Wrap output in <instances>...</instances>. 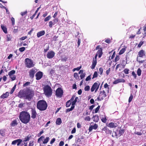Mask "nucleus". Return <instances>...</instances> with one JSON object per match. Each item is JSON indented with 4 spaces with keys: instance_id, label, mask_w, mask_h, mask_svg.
Listing matches in <instances>:
<instances>
[{
    "instance_id": "12",
    "label": "nucleus",
    "mask_w": 146,
    "mask_h": 146,
    "mask_svg": "<svg viewBox=\"0 0 146 146\" xmlns=\"http://www.w3.org/2000/svg\"><path fill=\"white\" fill-rule=\"evenodd\" d=\"M125 82V80L123 78H119L114 81L113 82V83L114 84H116L119 83L124 82Z\"/></svg>"
},
{
    "instance_id": "56",
    "label": "nucleus",
    "mask_w": 146,
    "mask_h": 146,
    "mask_svg": "<svg viewBox=\"0 0 146 146\" xmlns=\"http://www.w3.org/2000/svg\"><path fill=\"white\" fill-rule=\"evenodd\" d=\"M119 59V56H117L116 57H115V62H117L118 61Z\"/></svg>"
},
{
    "instance_id": "42",
    "label": "nucleus",
    "mask_w": 146,
    "mask_h": 146,
    "mask_svg": "<svg viewBox=\"0 0 146 146\" xmlns=\"http://www.w3.org/2000/svg\"><path fill=\"white\" fill-rule=\"evenodd\" d=\"M30 139L29 137H26L25 138L23 142V143H25V142H26L27 141H29Z\"/></svg>"
},
{
    "instance_id": "34",
    "label": "nucleus",
    "mask_w": 146,
    "mask_h": 146,
    "mask_svg": "<svg viewBox=\"0 0 146 146\" xmlns=\"http://www.w3.org/2000/svg\"><path fill=\"white\" fill-rule=\"evenodd\" d=\"M51 18V17L50 15H49L48 17H46L44 19V21L45 22H46L49 21Z\"/></svg>"
},
{
    "instance_id": "21",
    "label": "nucleus",
    "mask_w": 146,
    "mask_h": 146,
    "mask_svg": "<svg viewBox=\"0 0 146 146\" xmlns=\"http://www.w3.org/2000/svg\"><path fill=\"white\" fill-rule=\"evenodd\" d=\"M17 124V120L16 119L10 123V125L11 126L13 127L16 126Z\"/></svg>"
},
{
    "instance_id": "35",
    "label": "nucleus",
    "mask_w": 146,
    "mask_h": 146,
    "mask_svg": "<svg viewBox=\"0 0 146 146\" xmlns=\"http://www.w3.org/2000/svg\"><path fill=\"white\" fill-rule=\"evenodd\" d=\"M49 26L51 28L52 27V26L54 25L55 24L52 21H50L49 22Z\"/></svg>"
},
{
    "instance_id": "13",
    "label": "nucleus",
    "mask_w": 146,
    "mask_h": 146,
    "mask_svg": "<svg viewBox=\"0 0 146 146\" xmlns=\"http://www.w3.org/2000/svg\"><path fill=\"white\" fill-rule=\"evenodd\" d=\"M22 141L21 139H18L13 141L12 143V144L15 145L17 144V145L18 146L21 144Z\"/></svg>"
},
{
    "instance_id": "18",
    "label": "nucleus",
    "mask_w": 146,
    "mask_h": 146,
    "mask_svg": "<svg viewBox=\"0 0 146 146\" xmlns=\"http://www.w3.org/2000/svg\"><path fill=\"white\" fill-rule=\"evenodd\" d=\"M79 101V98L77 97H75L74 98V100H72V101H71L72 102V106H74V105L77 102H78Z\"/></svg>"
},
{
    "instance_id": "29",
    "label": "nucleus",
    "mask_w": 146,
    "mask_h": 146,
    "mask_svg": "<svg viewBox=\"0 0 146 146\" xmlns=\"http://www.w3.org/2000/svg\"><path fill=\"white\" fill-rule=\"evenodd\" d=\"M0 134L2 136H4L5 135V130L1 129L0 130Z\"/></svg>"
},
{
    "instance_id": "60",
    "label": "nucleus",
    "mask_w": 146,
    "mask_h": 146,
    "mask_svg": "<svg viewBox=\"0 0 146 146\" xmlns=\"http://www.w3.org/2000/svg\"><path fill=\"white\" fill-rule=\"evenodd\" d=\"M91 79L90 75L88 76L86 79V80L88 81L90 80Z\"/></svg>"
},
{
    "instance_id": "26",
    "label": "nucleus",
    "mask_w": 146,
    "mask_h": 146,
    "mask_svg": "<svg viewBox=\"0 0 146 146\" xmlns=\"http://www.w3.org/2000/svg\"><path fill=\"white\" fill-rule=\"evenodd\" d=\"M93 121L95 122H97L99 120V117L98 115H95L92 118Z\"/></svg>"
},
{
    "instance_id": "25",
    "label": "nucleus",
    "mask_w": 146,
    "mask_h": 146,
    "mask_svg": "<svg viewBox=\"0 0 146 146\" xmlns=\"http://www.w3.org/2000/svg\"><path fill=\"white\" fill-rule=\"evenodd\" d=\"M1 29L3 30V31L4 32V33H7V31L6 27L3 25H1Z\"/></svg>"
},
{
    "instance_id": "62",
    "label": "nucleus",
    "mask_w": 146,
    "mask_h": 146,
    "mask_svg": "<svg viewBox=\"0 0 146 146\" xmlns=\"http://www.w3.org/2000/svg\"><path fill=\"white\" fill-rule=\"evenodd\" d=\"M143 43V42L141 41L139 43V44L138 45V47H140Z\"/></svg>"
},
{
    "instance_id": "46",
    "label": "nucleus",
    "mask_w": 146,
    "mask_h": 146,
    "mask_svg": "<svg viewBox=\"0 0 146 146\" xmlns=\"http://www.w3.org/2000/svg\"><path fill=\"white\" fill-rule=\"evenodd\" d=\"M103 68H100L99 69V73H100V74L101 75L103 73Z\"/></svg>"
},
{
    "instance_id": "40",
    "label": "nucleus",
    "mask_w": 146,
    "mask_h": 146,
    "mask_svg": "<svg viewBox=\"0 0 146 146\" xmlns=\"http://www.w3.org/2000/svg\"><path fill=\"white\" fill-rule=\"evenodd\" d=\"M16 86V85H15L13 87V88H12L10 92L11 94H12L13 93V92L14 91L15 89Z\"/></svg>"
},
{
    "instance_id": "1",
    "label": "nucleus",
    "mask_w": 146,
    "mask_h": 146,
    "mask_svg": "<svg viewBox=\"0 0 146 146\" xmlns=\"http://www.w3.org/2000/svg\"><path fill=\"white\" fill-rule=\"evenodd\" d=\"M34 95L32 92L30 90L26 91L21 90L19 92V96L20 97L24 98L29 100H30Z\"/></svg>"
},
{
    "instance_id": "48",
    "label": "nucleus",
    "mask_w": 146,
    "mask_h": 146,
    "mask_svg": "<svg viewBox=\"0 0 146 146\" xmlns=\"http://www.w3.org/2000/svg\"><path fill=\"white\" fill-rule=\"evenodd\" d=\"M129 69L125 68L123 71L126 74H127L129 73Z\"/></svg>"
},
{
    "instance_id": "5",
    "label": "nucleus",
    "mask_w": 146,
    "mask_h": 146,
    "mask_svg": "<svg viewBox=\"0 0 146 146\" xmlns=\"http://www.w3.org/2000/svg\"><path fill=\"white\" fill-rule=\"evenodd\" d=\"M25 63L26 67L28 68L33 67L34 65L33 61L29 58H26L25 59Z\"/></svg>"
},
{
    "instance_id": "39",
    "label": "nucleus",
    "mask_w": 146,
    "mask_h": 146,
    "mask_svg": "<svg viewBox=\"0 0 146 146\" xmlns=\"http://www.w3.org/2000/svg\"><path fill=\"white\" fill-rule=\"evenodd\" d=\"M25 50V47H22L20 48L19 49V51L21 52H23Z\"/></svg>"
},
{
    "instance_id": "64",
    "label": "nucleus",
    "mask_w": 146,
    "mask_h": 146,
    "mask_svg": "<svg viewBox=\"0 0 146 146\" xmlns=\"http://www.w3.org/2000/svg\"><path fill=\"white\" fill-rule=\"evenodd\" d=\"M55 141V139L54 138L52 139L51 141H50V143L51 144H52Z\"/></svg>"
},
{
    "instance_id": "2",
    "label": "nucleus",
    "mask_w": 146,
    "mask_h": 146,
    "mask_svg": "<svg viewBox=\"0 0 146 146\" xmlns=\"http://www.w3.org/2000/svg\"><path fill=\"white\" fill-rule=\"evenodd\" d=\"M19 118L22 123L27 124L30 121V115L28 112L25 111H23L20 113Z\"/></svg>"
},
{
    "instance_id": "3",
    "label": "nucleus",
    "mask_w": 146,
    "mask_h": 146,
    "mask_svg": "<svg viewBox=\"0 0 146 146\" xmlns=\"http://www.w3.org/2000/svg\"><path fill=\"white\" fill-rule=\"evenodd\" d=\"M47 107V105L46 102L43 100L39 101L37 104V108L41 111L45 110Z\"/></svg>"
},
{
    "instance_id": "17",
    "label": "nucleus",
    "mask_w": 146,
    "mask_h": 146,
    "mask_svg": "<svg viewBox=\"0 0 146 146\" xmlns=\"http://www.w3.org/2000/svg\"><path fill=\"white\" fill-rule=\"evenodd\" d=\"M98 127V125L95 123L94 125H91L90 126V127L89 130V131H91L93 129H96Z\"/></svg>"
},
{
    "instance_id": "28",
    "label": "nucleus",
    "mask_w": 146,
    "mask_h": 146,
    "mask_svg": "<svg viewBox=\"0 0 146 146\" xmlns=\"http://www.w3.org/2000/svg\"><path fill=\"white\" fill-rule=\"evenodd\" d=\"M12 37V36L11 35L9 34L7 35V41H9L11 40Z\"/></svg>"
},
{
    "instance_id": "8",
    "label": "nucleus",
    "mask_w": 146,
    "mask_h": 146,
    "mask_svg": "<svg viewBox=\"0 0 146 146\" xmlns=\"http://www.w3.org/2000/svg\"><path fill=\"white\" fill-rule=\"evenodd\" d=\"M55 54L54 52L52 51H49L46 55V57L48 58H52L54 57Z\"/></svg>"
},
{
    "instance_id": "33",
    "label": "nucleus",
    "mask_w": 146,
    "mask_h": 146,
    "mask_svg": "<svg viewBox=\"0 0 146 146\" xmlns=\"http://www.w3.org/2000/svg\"><path fill=\"white\" fill-rule=\"evenodd\" d=\"M74 108V106H73L72 105L71 107L70 108H69L67 110L66 112H69L70 111H72Z\"/></svg>"
},
{
    "instance_id": "63",
    "label": "nucleus",
    "mask_w": 146,
    "mask_h": 146,
    "mask_svg": "<svg viewBox=\"0 0 146 146\" xmlns=\"http://www.w3.org/2000/svg\"><path fill=\"white\" fill-rule=\"evenodd\" d=\"M64 143L63 141H61L59 143V145L60 146H62L64 145Z\"/></svg>"
},
{
    "instance_id": "54",
    "label": "nucleus",
    "mask_w": 146,
    "mask_h": 146,
    "mask_svg": "<svg viewBox=\"0 0 146 146\" xmlns=\"http://www.w3.org/2000/svg\"><path fill=\"white\" fill-rule=\"evenodd\" d=\"M81 68V66L78 67L77 68H74L73 69V71H74L75 70H79Z\"/></svg>"
},
{
    "instance_id": "9",
    "label": "nucleus",
    "mask_w": 146,
    "mask_h": 146,
    "mask_svg": "<svg viewBox=\"0 0 146 146\" xmlns=\"http://www.w3.org/2000/svg\"><path fill=\"white\" fill-rule=\"evenodd\" d=\"M37 70L35 69H32L29 72V75L30 77L33 78Z\"/></svg>"
},
{
    "instance_id": "58",
    "label": "nucleus",
    "mask_w": 146,
    "mask_h": 146,
    "mask_svg": "<svg viewBox=\"0 0 146 146\" xmlns=\"http://www.w3.org/2000/svg\"><path fill=\"white\" fill-rule=\"evenodd\" d=\"M76 129L75 128H74L72 130L71 133L72 134L74 133H76Z\"/></svg>"
},
{
    "instance_id": "45",
    "label": "nucleus",
    "mask_w": 146,
    "mask_h": 146,
    "mask_svg": "<svg viewBox=\"0 0 146 146\" xmlns=\"http://www.w3.org/2000/svg\"><path fill=\"white\" fill-rule=\"evenodd\" d=\"M133 98V96L132 95V94H131L130 95V96L129 97V100H128L129 102L130 103V102H131V101L132 100Z\"/></svg>"
},
{
    "instance_id": "61",
    "label": "nucleus",
    "mask_w": 146,
    "mask_h": 146,
    "mask_svg": "<svg viewBox=\"0 0 146 146\" xmlns=\"http://www.w3.org/2000/svg\"><path fill=\"white\" fill-rule=\"evenodd\" d=\"M105 42L107 43H109L110 42V39L108 38L106 39Z\"/></svg>"
},
{
    "instance_id": "16",
    "label": "nucleus",
    "mask_w": 146,
    "mask_h": 146,
    "mask_svg": "<svg viewBox=\"0 0 146 146\" xmlns=\"http://www.w3.org/2000/svg\"><path fill=\"white\" fill-rule=\"evenodd\" d=\"M139 56L141 57H143L145 55V52L143 50H141L138 52Z\"/></svg>"
},
{
    "instance_id": "22",
    "label": "nucleus",
    "mask_w": 146,
    "mask_h": 146,
    "mask_svg": "<svg viewBox=\"0 0 146 146\" xmlns=\"http://www.w3.org/2000/svg\"><path fill=\"white\" fill-rule=\"evenodd\" d=\"M97 63V60H95L94 58H93L92 62V65L91 66V68L93 69L94 68Z\"/></svg>"
},
{
    "instance_id": "7",
    "label": "nucleus",
    "mask_w": 146,
    "mask_h": 146,
    "mask_svg": "<svg viewBox=\"0 0 146 146\" xmlns=\"http://www.w3.org/2000/svg\"><path fill=\"white\" fill-rule=\"evenodd\" d=\"M63 93V90L60 88H58L56 91V95L58 97H61Z\"/></svg>"
},
{
    "instance_id": "36",
    "label": "nucleus",
    "mask_w": 146,
    "mask_h": 146,
    "mask_svg": "<svg viewBox=\"0 0 146 146\" xmlns=\"http://www.w3.org/2000/svg\"><path fill=\"white\" fill-rule=\"evenodd\" d=\"M98 75L97 72L96 71L95 72L93 75L92 79L97 77L98 76Z\"/></svg>"
},
{
    "instance_id": "23",
    "label": "nucleus",
    "mask_w": 146,
    "mask_h": 146,
    "mask_svg": "<svg viewBox=\"0 0 146 146\" xmlns=\"http://www.w3.org/2000/svg\"><path fill=\"white\" fill-rule=\"evenodd\" d=\"M9 95V93L6 92L4 94L1 96L0 98L2 99H4L7 98Z\"/></svg>"
},
{
    "instance_id": "20",
    "label": "nucleus",
    "mask_w": 146,
    "mask_h": 146,
    "mask_svg": "<svg viewBox=\"0 0 146 146\" xmlns=\"http://www.w3.org/2000/svg\"><path fill=\"white\" fill-rule=\"evenodd\" d=\"M108 126L110 127L113 128L117 127V124L116 123L111 122L108 124Z\"/></svg>"
},
{
    "instance_id": "31",
    "label": "nucleus",
    "mask_w": 146,
    "mask_h": 146,
    "mask_svg": "<svg viewBox=\"0 0 146 146\" xmlns=\"http://www.w3.org/2000/svg\"><path fill=\"white\" fill-rule=\"evenodd\" d=\"M125 50V48H122L119 51V54L120 55L123 54Z\"/></svg>"
},
{
    "instance_id": "55",
    "label": "nucleus",
    "mask_w": 146,
    "mask_h": 146,
    "mask_svg": "<svg viewBox=\"0 0 146 146\" xmlns=\"http://www.w3.org/2000/svg\"><path fill=\"white\" fill-rule=\"evenodd\" d=\"M84 119L86 121H90V117L88 116H87Z\"/></svg>"
},
{
    "instance_id": "52",
    "label": "nucleus",
    "mask_w": 146,
    "mask_h": 146,
    "mask_svg": "<svg viewBox=\"0 0 146 146\" xmlns=\"http://www.w3.org/2000/svg\"><path fill=\"white\" fill-rule=\"evenodd\" d=\"M34 145V142L33 141H31L29 144V146H33Z\"/></svg>"
},
{
    "instance_id": "53",
    "label": "nucleus",
    "mask_w": 146,
    "mask_h": 146,
    "mask_svg": "<svg viewBox=\"0 0 146 146\" xmlns=\"http://www.w3.org/2000/svg\"><path fill=\"white\" fill-rule=\"evenodd\" d=\"M27 13V11H26L24 12H21V14L22 16H23L26 14Z\"/></svg>"
},
{
    "instance_id": "44",
    "label": "nucleus",
    "mask_w": 146,
    "mask_h": 146,
    "mask_svg": "<svg viewBox=\"0 0 146 146\" xmlns=\"http://www.w3.org/2000/svg\"><path fill=\"white\" fill-rule=\"evenodd\" d=\"M31 83L30 82H27L23 84V87L26 86H27L29 85Z\"/></svg>"
},
{
    "instance_id": "37",
    "label": "nucleus",
    "mask_w": 146,
    "mask_h": 146,
    "mask_svg": "<svg viewBox=\"0 0 146 146\" xmlns=\"http://www.w3.org/2000/svg\"><path fill=\"white\" fill-rule=\"evenodd\" d=\"M141 71L140 68L138 69L137 70V74L139 76H140L141 75Z\"/></svg>"
},
{
    "instance_id": "51",
    "label": "nucleus",
    "mask_w": 146,
    "mask_h": 146,
    "mask_svg": "<svg viewBox=\"0 0 146 146\" xmlns=\"http://www.w3.org/2000/svg\"><path fill=\"white\" fill-rule=\"evenodd\" d=\"M11 20L12 22V25H13L15 24V19H14V18L13 17H11Z\"/></svg>"
},
{
    "instance_id": "30",
    "label": "nucleus",
    "mask_w": 146,
    "mask_h": 146,
    "mask_svg": "<svg viewBox=\"0 0 146 146\" xmlns=\"http://www.w3.org/2000/svg\"><path fill=\"white\" fill-rule=\"evenodd\" d=\"M15 71L14 70H12L9 72L8 74L9 76L13 75L15 73Z\"/></svg>"
},
{
    "instance_id": "43",
    "label": "nucleus",
    "mask_w": 146,
    "mask_h": 146,
    "mask_svg": "<svg viewBox=\"0 0 146 146\" xmlns=\"http://www.w3.org/2000/svg\"><path fill=\"white\" fill-rule=\"evenodd\" d=\"M90 89V87L89 86H86L84 88V90L86 91H89Z\"/></svg>"
},
{
    "instance_id": "11",
    "label": "nucleus",
    "mask_w": 146,
    "mask_h": 146,
    "mask_svg": "<svg viewBox=\"0 0 146 146\" xmlns=\"http://www.w3.org/2000/svg\"><path fill=\"white\" fill-rule=\"evenodd\" d=\"M43 75L42 72H37L35 74L36 79L37 80H40L42 77Z\"/></svg>"
},
{
    "instance_id": "14",
    "label": "nucleus",
    "mask_w": 146,
    "mask_h": 146,
    "mask_svg": "<svg viewBox=\"0 0 146 146\" xmlns=\"http://www.w3.org/2000/svg\"><path fill=\"white\" fill-rule=\"evenodd\" d=\"M75 97V95H73L72 98H71V99L69 100V101H68L66 104V107H69L70 106V104H72V102L71 101H72L74 100V98Z\"/></svg>"
},
{
    "instance_id": "15",
    "label": "nucleus",
    "mask_w": 146,
    "mask_h": 146,
    "mask_svg": "<svg viewBox=\"0 0 146 146\" xmlns=\"http://www.w3.org/2000/svg\"><path fill=\"white\" fill-rule=\"evenodd\" d=\"M37 113L36 111L33 109H32L31 110V117L33 119H35Z\"/></svg>"
},
{
    "instance_id": "38",
    "label": "nucleus",
    "mask_w": 146,
    "mask_h": 146,
    "mask_svg": "<svg viewBox=\"0 0 146 146\" xmlns=\"http://www.w3.org/2000/svg\"><path fill=\"white\" fill-rule=\"evenodd\" d=\"M124 132V130H120L119 131V135H118L121 136L122 134Z\"/></svg>"
},
{
    "instance_id": "24",
    "label": "nucleus",
    "mask_w": 146,
    "mask_h": 146,
    "mask_svg": "<svg viewBox=\"0 0 146 146\" xmlns=\"http://www.w3.org/2000/svg\"><path fill=\"white\" fill-rule=\"evenodd\" d=\"M102 49L101 48H100L97 51L96 54L98 55V57L99 58H100L102 56Z\"/></svg>"
},
{
    "instance_id": "19",
    "label": "nucleus",
    "mask_w": 146,
    "mask_h": 146,
    "mask_svg": "<svg viewBox=\"0 0 146 146\" xmlns=\"http://www.w3.org/2000/svg\"><path fill=\"white\" fill-rule=\"evenodd\" d=\"M45 34V32L44 31H42L37 33V36L38 38L44 35Z\"/></svg>"
},
{
    "instance_id": "4",
    "label": "nucleus",
    "mask_w": 146,
    "mask_h": 146,
    "mask_svg": "<svg viewBox=\"0 0 146 146\" xmlns=\"http://www.w3.org/2000/svg\"><path fill=\"white\" fill-rule=\"evenodd\" d=\"M44 94L48 97H50L52 93V90L51 87L48 85H46L43 88Z\"/></svg>"
},
{
    "instance_id": "27",
    "label": "nucleus",
    "mask_w": 146,
    "mask_h": 146,
    "mask_svg": "<svg viewBox=\"0 0 146 146\" xmlns=\"http://www.w3.org/2000/svg\"><path fill=\"white\" fill-rule=\"evenodd\" d=\"M56 125H60L62 123L61 119L60 118H57L56 120Z\"/></svg>"
},
{
    "instance_id": "10",
    "label": "nucleus",
    "mask_w": 146,
    "mask_h": 146,
    "mask_svg": "<svg viewBox=\"0 0 146 146\" xmlns=\"http://www.w3.org/2000/svg\"><path fill=\"white\" fill-rule=\"evenodd\" d=\"M100 84V83L99 82H95L92 85L91 88V91L92 92H93L96 88H98V86H99Z\"/></svg>"
},
{
    "instance_id": "49",
    "label": "nucleus",
    "mask_w": 146,
    "mask_h": 146,
    "mask_svg": "<svg viewBox=\"0 0 146 146\" xmlns=\"http://www.w3.org/2000/svg\"><path fill=\"white\" fill-rule=\"evenodd\" d=\"M58 19L57 18H55L53 20V23L54 24L58 22Z\"/></svg>"
},
{
    "instance_id": "59",
    "label": "nucleus",
    "mask_w": 146,
    "mask_h": 146,
    "mask_svg": "<svg viewBox=\"0 0 146 146\" xmlns=\"http://www.w3.org/2000/svg\"><path fill=\"white\" fill-rule=\"evenodd\" d=\"M100 106H98L96 109H95V113H97L98 111L99 110V109H100Z\"/></svg>"
},
{
    "instance_id": "41",
    "label": "nucleus",
    "mask_w": 146,
    "mask_h": 146,
    "mask_svg": "<svg viewBox=\"0 0 146 146\" xmlns=\"http://www.w3.org/2000/svg\"><path fill=\"white\" fill-rule=\"evenodd\" d=\"M74 78L76 79H78L79 78V76L77 73H74Z\"/></svg>"
},
{
    "instance_id": "47",
    "label": "nucleus",
    "mask_w": 146,
    "mask_h": 146,
    "mask_svg": "<svg viewBox=\"0 0 146 146\" xmlns=\"http://www.w3.org/2000/svg\"><path fill=\"white\" fill-rule=\"evenodd\" d=\"M86 75V73L84 72V73L80 75V77L81 79H82L83 78H84V77Z\"/></svg>"
},
{
    "instance_id": "6",
    "label": "nucleus",
    "mask_w": 146,
    "mask_h": 146,
    "mask_svg": "<svg viewBox=\"0 0 146 146\" xmlns=\"http://www.w3.org/2000/svg\"><path fill=\"white\" fill-rule=\"evenodd\" d=\"M106 96V95L104 90L101 91L97 99L98 100H103Z\"/></svg>"
},
{
    "instance_id": "57",
    "label": "nucleus",
    "mask_w": 146,
    "mask_h": 146,
    "mask_svg": "<svg viewBox=\"0 0 146 146\" xmlns=\"http://www.w3.org/2000/svg\"><path fill=\"white\" fill-rule=\"evenodd\" d=\"M10 77L12 79V80H14L16 78V77L13 75L10 76Z\"/></svg>"
},
{
    "instance_id": "32",
    "label": "nucleus",
    "mask_w": 146,
    "mask_h": 146,
    "mask_svg": "<svg viewBox=\"0 0 146 146\" xmlns=\"http://www.w3.org/2000/svg\"><path fill=\"white\" fill-rule=\"evenodd\" d=\"M49 137H47L46 138L44 139V141H43V144H46L48 143V141H49Z\"/></svg>"
},
{
    "instance_id": "50",
    "label": "nucleus",
    "mask_w": 146,
    "mask_h": 146,
    "mask_svg": "<svg viewBox=\"0 0 146 146\" xmlns=\"http://www.w3.org/2000/svg\"><path fill=\"white\" fill-rule=\"evenodd\" d=\"M101 120L103 122L105 123L106 122L107 119H106V117H104L102 118L101 119Z\"/></svg>"
}]
</instances>
